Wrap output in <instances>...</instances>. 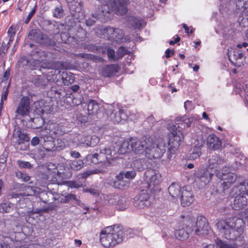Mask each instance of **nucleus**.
Returning <instances> with one entry per match:
<instances>
[{
  "instance_id": "obj_60",
  "label": "nucleus",
  "mask_w": 248,
  "mask_h": 248,
  "mask_svg": "<svg viewBox=\"0 0 248 248\" xmlns=\"http://www.w3.org/2000/svg\"><path fill=\"white\" fill-rule=\"evenodd\" d=\"M166 57L167 58H169L170 57V54L172 55H173L174 54V51L173 50H170V49H168L166 51Z\"/></svg>"
},
{
  "instance_id": "obj_5",
  "label": "nucleus",
  "mask_w": 248,
  "mask_h": 248,
  "mask_svg": "<svg viewBox=\"0 0 248 248\" xmlns=\"http://www.w3.org/2000/svg\"><path fill=\"white\" fill-rule=\"evenodd\" d=\"M225 167L221 171L217 173V177L220 180H223V183L221 184L224 190L227 189L231 185L233 184L236 180V174L231 172H226V168Z\"/></svg>"
},
{
  "instance_id": "obj_36",
  "label": "nucleus",
  "mask_w": 248,
  "mask_h": 248,
  "mask_svg": "<svg viewBox=\"0 0 248 248\" xmlns=\"http://www.w3.org/2000/svg\"><path fill=\"white\" fill-rule=\"evenodd\" d=\"M119 196L114 194H110L107 196L106 200L111 204H116L119 199Z\"/></svg>"
},
{
  "instance_id": "obj_10",
  "label": "nucleus",
  "mask_w": 248,
  "mask_h": 248,
  "mask_svg": "<svg viewBox=\"0 0 248 248\" xmlns=\"http://www.w3.org/2000/svg\"><path fill=\"white\" fill-rule=\"evenodd\" d=\"M228 57L231 63L236 67H241L245 64V57L239 50L232 49L229 51Z\"/></svg>"
},
{
  "instance_id": "obj_52",
  "label": "nucleus",
  "mask_w": 248,
  "mask_h": 248,
  "mask_svg": "<svg viewBox=\"0 0 248 248\" xmlns=\"http://www.w3.org/2000/svg\"><path fill=\"white\" fill-rule=\"evenodd\" d=\"M136 175L135 170L127 171L124 173V176L126 178L132 179L134 178Z\"/></svg>"
},
{
  "instance_id": "obj_47",
  "label": "nucleus",
  "mask_w": 248,
  "mask_h": 248,
  "mask_svg": "<svg viewBox=\"0 0 248 248\" xmlns=\"http://www.w3.org/2000/svg\"><path fill=\"white\" fill-rule=\"evenodd\" d=\"M45 139L44 138L41 137V139H40L37 137H34L31 140V144L32 146H36L39 143H40V144H42V142L43 141V139Z\"/></svg>"
},
{
  "instance_id": "obj_49",
  "label": "nucleus",
  "mask_w": 248,
  "mask_h": 248,
  "mask_svg": "<svg viewBox=\"0 0 248 248\" xmlns=\"http://www.w3.org/2000/svg\"><path fill=\"white\" fill-rule=\"evenodd\" d=\"M16 176L22 180L24 182H28L30 179V177L26 173H23L21 172H18L16 174Z\"/></svg>"
},
{
  "instance_id": "obj_59",
  "label": "nucleus",
  "mask_w": 248,
  "mask_h": 248,
  "mask_svg": "<svg viewBox=\"0 0 248 248\" xmlns=\"http://www.w3.org/2000/svg\"><path fill=\"white\" fill-rule=\"evenodd\" d=\"M89 192L94 196H98L99 195L98 190L94 188H90Z\"/></svg>"
},
{
  "instance_id": "obj_29",
  "label": "nucleus",
  "mask_w": 248,
  "mask_h": 248,
  "mask_svg": "<svg viewBox=\"0 0 248 248\" xmlns=\"http://www.w3.org/2000/svg\"><path fill=\"white\" fill-rule=\"evenodd\" d=\"M42 145L44 150L46 151H54L57 148L56 143L51 140H46L45 139H43Z\"/></svg>"
},
{
  "instance_id": "obj_63",
  "label": "nucleus",
  "mask_w": 248,
  "mask_h": 248,
  "mask_svg": "<svg viewBox=\"0 0 248 248\" xmlns=\"http://www.w3.org/2000/svg\"><path fill=\"white\" fill-rule=\"evenodd\" d=\"M6 162V155L2 154L0 156V163L5 164Z\"/></svg>"
},
{
  "instance_id": "obj_53",
  "label": "nucleus",
  "mask_w": 248,
  "mask_h": 248,
  "mask_svg": "<svg viewBox=\"0 0 248 248\" xmlns=\"http://www.w3.org/2000/svg\"><path fill=\"white\" fill-rule=\"evenodd\" d=\"M36 9H37V6L35 5L34 7V8L31 10V11L29 13L28 17H27V18L26 19L25 21V23L26 24H28L31 19V17H32V16H33V15L35 14V12H36Z\"/></svg>"
},
{
  "instance_id": "obj_6",
  "label": "nucleus",
  "mask_w": 248,
  "mask_h": 248,
  "mask_svg": "<svg viewBox=\"0 0 248 248\" xmlns=\"http://www.w3.org/2000/svg\"><path fill=\"white\" fill-rule=\"evenodd\" d=\"M31 111V105L30 98L28 96H24L20 100L16 107L15 113L16 117L18 116L25 117L29 115Z\"/></svg>"
},
{
  "instance_id": "obj_48",
  "label": "nucleus",
  "mask_w": 248,
  "mask_h": 248,
  "mask_svg": "<svg viewBox=\"0 0 248 248\" xmlns=\"http://www.w3.org/2000/svg\"><path fill=\"white\" fill-rule=\"evenodd\" d=\"M44 52V51H42L41 50L36 51L34 52L33 56L35 57V58H38V61H45V55L42 54L40 52Z\"/></svg>"
},
{
  "instance_id": "obj_57",
  "label": "nucleus",
  "mask_w": 248,
  "mask_h": 248,
  "mask_svg": "<svg viewBox=\"0 0 248 248\" xmlns=\"http://www.w3.org/2000/svg\"><path fill=\"white\" fill-rule=\"evenodd\" d=\"M7 33L9 37H14L16 34L15 29L12 26H11L9 28Z\"/></svg>"
},
{
  "instance_id": "obj_28",
  "label": "nucleus",
  "mask_w": 248,
  "mask_h": 248,
  "mask_svg": "<svg viewBox=\"0 0 248 248\" xmlns=\"http://www.w3.org/2000/svg\"><path fill=\"white\" fill-rule=\"evenodd\" d=\"M61 40L62 42L64 43H68L71 42L73 40H75L76 41H82L83 40V38L81 37L79 39H77V36H69L68 34L66 32H62L60 34Z\"/></svg>"
},
{
  "instance_id": "obj_32",
  "label": "nucleus",
  "mask_w": 248,
  "mask_h": 248,
  "mask_svg": "<svg viewBox=\"0 0 248 248\" xmlns=\"http://www.w3.org/2000/svg\"><path fill=\"white\" fill-rule=\"evenodd\" d=\"M102 172V171L98 169H94L93 170H88L83 173H81L80 175V178L86 179L92 174H98Z\"/></svg>"
},
{
  "instance_id": "obj_16",
  "label": "nucleus",
  "mask_w": 248,
  "mask_h": 248,
  "mask_svg": "<svg viewBox=\"0 0 248 248\" xmlns=\"http://www.w3.org/2000/svg\"><path fill=\"white\" fill-rule=\"evenodd\" d=\"M181 204L183 206L190 205L194 201L193 193L190 190L183 189L180 196Z\"/></svg>"
},
{
  "instance_id": "obj_2",
  "label": "nucleus",
  "mask_w": 248,
  "mask_h": 248,
  "mask_svg": "<svg viewBox=\"0 0 248 248\" xmlns=\"http://www.w3.org/2000/svg\"><path fill=\"white\" fill-rule=\"evenodd\" d=\"M216 225L226 239L233 241L241 237L245 228V222L242 219L234 217L226 220H218Z\"/></svg>"
},
{
  "instance_id": "obj_19",
  "label": "nucleus",
  "mask_w": 248,
  "mask_h": 248,
  "mask_svg": "<svg viewBox=\"0 0 248 248\" xmlns=\"http://www.w3.org/2000/svg\"><path fill=\"white\" fill-rule=\"evenodd\" d=\"M131 167L135 170L140 171L143 170L148 167L146 158H141L134 160L131 163Z\"/></svg>"
},
{
  "instance_id": "obj_46",
  "label": "nucleus",
  "mask_w": 248,
  "mask_h": 248,
  "mask_svg": "<svg viewBox=\"0 0 248 248\" xmlns=\"http://www.w3.org/2000/svg\"><path fill=\"white\" fill-rule=\"evenodd\" d=\"M116 204L119 205L120 210H124L126 208L125 198L119 197L118 200Z\"/></svg>"
},
{
  "instance_id": "obj_11",
  "label": "nucleus",
  "mask_w": 248,
  "mask_h": 248,
  "mask_svg": "<svg viewBox=\"0 0 248 248\" xmlns=\"http://www.w3.org/2000/svg\"><path fill=\"white\" fill-rule=\"evenodd\" d=\"M196 228L195 233L199 235L207 234L210 229L207 219L203 216L197 218Z\"/></svg>"
},
{
  "instance_id": "obj_13",
  "label": "nucleus",
  "mask_w": 248,
  "mask_h": 248,
  "mask_svg": "<svg viewBox=\"0 0 248 248\" xmlns=\"http://www.w3.org/2000/svg\"><path fill=\"white\" fill-rule=\"evenodd\" d=\"M29 138L24 133L19 127H15L13 133L12 142L14 146L23 143L25 141H29Z\"/></svg>"
},
{
  "instance_id": "obj_8",
  "label": "nucleus",
  "mask_w": 248,
  "mask_h": 248,
  "mask_svg": "<svg viewBox=\"0 0 248 248\" xmlns=\"http://www.w3.org/2000/svg\"><path fill=\"white\" fill-rule=\"evenodd\" d=\"M103 32L112 41L120 42L124 37L123 31L119 28L108 27L104 29Z\"/></svg>"
},
{
  "instance_id": "obj_41",
  "label": "nucleus",
  "mask_w": 248,
  "mask_h": 248,
  "mask_svg": "<svg viewBox=\"0 0 248 248\" xmlns=\"http://www.w3.org/2000/svg\"><path fill=\"white\" fill-rule=\"evenodd\" d=\"M68 186L71 188H78L84 186L83 184L80 181H69L68 182Z\"/></svg>"
},
{
  "instance_id": "obj_61",
  "label": "nucleus",
  "mask_w": 248,
  "mask_h": 248,
  "mask_svg": "<svg viewBox=\"0 0 248 248\" xmlns=\"http://www.w3.org/2000/svg\"><path fill=\"white\" fill-rule=\"evenodd\" d=\"M95 20L92 18H88L86 20V24L88 26H91L94 24Z\"/></svg>"
},
{
  "instance_id": "obj_35",
  "label": "nucleus",
  "mask_w": 248,
  "mask_h": 248,
  "mask_svg": "<svg viewBox=\"0 0 248 248\" xmlns=\"http://www.w3.org/2000/svg\"><path fill=\"white\" fill-rule=\"evenodd\" d=\"M217 248H234V245L232 244H228L226 242L218 240L216 242Z\"/></svg>"
},
{
  "instance_id": "obj_14",
  "label": "nucleus",
  "mask_w": 248,
  "mask_h": 248,
  "mask_svg": "<svg viewBox=\"0 0 248 248\" xmlns=\"http://www.w3.org/2000/svg\"><path fill=\"white\" fill-rule=\"evenodd\" d=\"M44 76H36L33 79L34 84L37 86H45L48 82H53L55 80L57 76L51 71Z\"/></svg>"
},
{
  "instance_id": "obj_1",
  "label": "nucleus",
  "mask_w": 248,
  "mask_h": 248,
  "mask_svg": "<svg viewBox=\"0 0 248 248\" xmlns=\"http://www.w3.org/2000/svg\"><path fill=\"white\" fill-rule=\"evenodd\" d=\"M130 148L132 151L139 156H145L149 159L160 158L166 152V141L159 139L155 144L152 138H131Z\"/></svg>"
},
{
  "instance_id": "obj_17",
  "label": "nucleus",
  "mask_w": 248,
  "mask_h": 248,
  "mask_svg": "<svg viewBox=\"0 0 248 248\" xmlns=\"http://www.w3.org/2000/svg\"><path fill=\"white\" fill-rule=\"evenodd\" d=\"M214 173L212 171H210L209 170L204 169L199 170L195 173V177L199 178L205 184L210 181Z\"/></svg>"
},
{
  "instance_id": "obj_4",
  "label": "nucleus",
  "mask_w": 248,
  "mask_h": 248,
  "mask_svg": "<svg viewBox=\"0 0 248 248\" xmlns=\"http://www.w3.org/2000/svg\"><path fill=\"white\" fill-rule=\"evenodd\" d=\"M186 124V123L181 122L176 124L175 125L169 126L168 129L170 133L168 134V149L169 153L167 158L170 160L183 140V135L180 128L183 129V127H185Z\"/></svg>"
},
{
  "instance_id": "obj_15",
  "label": "nucleus",
  "mask_w": 248,
  "mask_h": 248,
  "mask_svg": "<svg viewBox=\"0 0 248 248\" xmlns=\"http://www.w3.org/2000/svg\"><path fill=\"white\" fill-rule=\"evenodd\" d=\"M142 188V189L140 191L138 201L140 207L148 206L150 205V202L148 201V200L153 191H155L153 189H150V188L143 187V186Z\"/></svg>"
},
{
  "instance_id": "obj_31",
  "label": "nucleus",
  "mask_w": 248,
  "mask_h": 248,
  "mask_svg": "<svg viewBox=\"0 0 248 248\" xmlns=\"http://www.w3.org/2000/svg\"><path fill=\"white\" fill-rule=\"evenodd\" d=\"M41 45L46 46H54L56 44L55 41L46 35H44Z\"/></svg>"
},
{
  "instance_id": "obj_9",
  "label": "nucleus",
  "mask_w": 248,
  "mask_h": 248,
  "mask_svg": "<svg viewBox=\"0 0 248 248\" xmlns=\"http://www.w3.org/2000/svg\"><path fill=\"white\" fill-rule=\"evenodd\" d=\"M225 161L223 159L221 158L217 155H212L208 160V169L211 170L214 174H216L218 171H221L220 168L224 166Z\"/></svg>"
},
{
  "instance_id": "obj_50",
  "label": "nucleus",
  "mask_w": 248,
  "mask_h": 248,
  "mask_svg": "<svg viewBox=\"0 0 248 248\" xmlns=\"http://www.w3.org/2000/svg\"><path fill=\"white\" fill-rule=\"evenodd\" d=\"M17 164L20 168H29L31 167L29 162L23 161L20 160L17 161Z\"/></svg>"
},
{
  "instance_id": "obj_23",
  "label": "nucleus",
  "mask_w": 248,
  "mask_h": 248,
  "mask_svg": "<svg viewBox=\"0 0 248 248\" xmlns=\"http://www.w3.org/2000/svg\"><path fill=\"white\" fill-rule=\"evenodd\" d=\"M44 34L38 30H31L29 34V39L38 44H41Z\"/></svg>"
},
{
  "instance_id": "obj_55",
  "label": "nucleus",
  "mask_w": 248,
  "mask_h": 248,
  "mask_svg": "<svg viewBox=\"0 0 248 248\" xmlns=\"http://www.w3.org/2000/svg\"><path fill=\"white\" fill-rule=\"evenodd\" d=\"M110 9H108V10H102L101 13H99L97 14H94L93 15V16L96 19L101 18L102 16H104L106 13H108Z\"/></svg>"
},
{
  "instance_id": "obj_30",
  "label": "nucleus",
  "mask_w": 248,
  "mask_h": 248,
  "mask_svg": "<svg viewBox=\"0 0 248 248\" xmlns=\"http://www.w3.org/2000/svg\"><path fill=\"white\" fill-rule=\"evenodd\" d=\"M84 162L82 159L74 160L70 164V168L74 170H79L83 168Z\"/></svg>"
},
{
  "instance_id": "obj_34",
  "label": "nucleus",
  "mask_w": 248,
  "mask_h": 248,
  "mask_svg": "<svg viewBox=\"0 0 248 248\" xmlns=\"http://www.w3.org/2000/svg\"><path fill=\"white\" fill-rule=\"evenodd\" d=\"M129 146H130V140L129 141H124L119 149V152L121 154H125L127 152H128L130 149L129 148Z\"/></svg>"
},
{
  "instance_id": "obj_20",
  "label": "nucleus",
  "mask_w": 248,
  "mask_h": 248,
  "mask_svg": "<svg viewBox=\"0 0 248 248\" xmlns=\"http://www.w3.org/2000/svg\"><path fill=\"white\" fill-rule=\"evenodd\" d=\"M191 232H192L191 229L188 226H186L176 230L175 231V236L179 240H184L188 237L189 234Z\"/></svg>"
},
{
  "instance_id": "obj_62",
  "label": "nucleus",
  "mask_w": 248,
  "mask_h": 248,
  "mask_svg": "<svg viewBox=\"0 0 248 248\" xmlns=\"http://www.w3.org/2000/svg\"><path fill=\"white\" fill-rule=\"evenodd\" d=\"M10 75V70L8 69L4 72L3 75V80H7Z\"/></svg>"
},
{
  "instance_id": "obj_33",
  "label": "nucleus",
  "mask_w": 248,
  "mask_h": 248,
  "mask_svg": "<svg viewBox=\"0 0 248 248\" xmlns=\"http://www.w3.org/2000/svg\"><path fill=\"white\" fill-rule=\"evenodd\" d=\"M63 10L62 6L56 7L53 12V16L57 18H61L63 16Z\"/></svg>"
},
{
  "instance_id": "obj_42",
  "label": "nucleus",
  "mask_w": 248,
  "mask_h": 248,
  "mask_svg": "<svg viewBox=\"0 0 248 248\" xmlns=\"http://www.w3.org/2000/svg\"><path fill=\"white\" fill-rule=\"evenodd\" d=\"M65 202H68L71 201H75L77 202V204H79L80 201L78 199L76 196L73 194H69L64 197Z\"/></svg>"
},
{
  "instance_id": "obj_24",
  "label": "nucleus",
  "mask_w": 248,
  "mask_h": 248,
  "mask_svg": "<svg viewBox=\"0 0 248 248\" xmlns=\"http://www.w3.org/2000/svg\"><path fill=\"white\" fill-rule=\"evenodd\" d=\"M168 191L170 195L171 196L173 199L178 198L182 192L180 186L176 183H172L168 187Z\"/></svg>"
},
{
  "instance_id": "obj_27",
  "label": "nucleus",
  "mask_w": 248,
  "mask_h": 248,
  "mask_svg": "<svg viewBox=\"0 0 248 248\" xmlns=\"http://www.w3.org/2000/svg\"><path fill=\"white\" fill-rule=\"evenodd\" d=\"M117 72L116 67L114 65H107L103 69L102 74L104 77H110Z\"/></svg>"
},
{
  "instance_id": "obj_43",
  "label": "nucleus",
  "mask_w": 248,
  "mask_h": 248,
  "mask_svg": "<svg viewBox=\"0 0 248 248\" xmlns=\"http://www.w3.org/2000/svg\"><path fill=\"white\" fill-rule=\"evenodd\" d=\"M43 55H45V61H50L57 58V55L49 52H41Z\"/></svg>"
},
{
  "instance_id": "obj_54",
  "label": "nucleus",
  "mask_w": 248,
  "mask_h": 248,
  "mask_svg": "<svg viewBox=\"0 0 248 248\" xmlns=\"http://www.w3.org/2000/svg\"><path fill=\"white\" fill-rule=\"evenodd\" d=\"M99 141V139L96 137H92L90 143H86V146H93L94 145Z\"/></svg>"
},
{
  "instance_id": "obj_26",
  "label": "nucleus",
  "mask_w": 248,
  "mask_h": 248,
  "mask_svg": "<svg viewBox=\"0 0 248 248\" xmlns=\"http://www.w3.org/2000/svg\"><path fill=\"white\" fill-rule=\"evenodd\" d=\"M62 79L64 85L67 86L72 84L75 81L74 75L71 72H62Z\"/></svg>"
},
{
  "instance_id": "obj_39",
  "label": "nucleus",
  "mask_w": 248,
  "mask_h": 248,
  "mask_svg": "<svg viewBox=\"0 0 248 248\" xmlns=\"http://www.w3.org/2000/svg\"><path fill=\"white\" fill-rule=\"evenodd\" d=\"M107 56L108 59L113 61H118V58L117 57V54L115 53V51L111 48H108L107 50Z\"/></svg>"
},
{
  "instance_id": "obj_44",
  "label": "nucleus",
  "mask_w": 248,
  "mask_h": 248,
  "mask_svg": "<svg viewBox=\"0 0 248 248\" xmlns=\"http://www.w3.org/2000/svg\"><path fill=\"white\" fill-rule=\"evenodd\" d=\"M201 155V149L199 148H196L193 150V151L190 153L189 158L190 159H195L200 157Z\"/></svg>"
},
{
  "instance_id": "obj_51",
  "label": "nucleus",
  "mask_w": 248,
  "mask_h": 248,
  "mask_svg": "<svg viewBox=\"0 0 248 248\" xmlns=\"http://www.w3.org/2000/svg\"><path fill=\"white\" fill-rule=\"evenodd\" d=\"M57 144L56 143V150H61L64 149L65 147V144L61 140H57Z\"/></svg>"
},
{
  "instance_id": "obj_25",
  "label": "nucleus",
  "mask_w": 248,
  "mask_h": 248,
  "mask_svg": "<svg viewBox=\"0 0 248 248\" xmlns=\"http://www.w3.org/2000/svg\"><path fill=\"white\" fill-rule=\"evenodd\" d=\"M99 109L98 103L93 100H90L87 104V114L89 115H95Z\"/></svg>"
},
{
  "instance_id": "obj_58",
  "label": "nucleus",
  "mask_w": 248,
  "mask_h": 248,
  "mask_svg": "<svg viewBox=\"0 0 248 248\" xmlns=\"http://www.w3.org/2000/svg\"><path fill=\"white\" fill-rule=\"evenodd\" d=\"M70 155L75 158H78L80 156V154L76 151H72L70 153Z\"/></svg>"
},
{
  "instance_id": "obj_3",
  "label": "nucleus",
  "mask_w": 248,
  "mask_h": 248,
  "mask_svg": "<svg viewBox=\"0 0 248 248\" xmlns=\"http://www.w3.org/2000/svg\"><path fill=\"white\" fill-rule=\"evenodd\" d=\"M128 231L118 225L108 227L101 232V242L104 247H113L123 242Z\"/></svg>"
},
{
  "instance_id": "obj_40",
  "label": "nucleus",
  "mask_w": 248,
  "mask_h": 248,
  "mask_svg": "<svg viewBox=\"0 0 248 248\" xmlns=\"http://www.w3.org/2000/svg\"><path fill=\"white\" fill-rule=\"evenodd\" d=\"M8 87H5L3 88L2 93L0 102V108H1L3 106V102L6 100L8 94Z\"/></svg>"
},
{
  "instance_id": "obj_37",
  "label": "nucleus",
  "mask_w": 248,
  "mask_h": 248,
  "mask_svg": "<svg viewBox=\"0 0 248 248\" xmlns=\"http://www.w3.org/2000/svg\"><path fill=\"white\" fill-rule=\"evenodd\" d=\"M97 152H99L100 154H103L107 155H110L111 154V150L108 147L104 145H100L99 147L96 149Z\"/></svg>"
},
{
  "instance_id": "obj_45",
  "label": "nucleus",
  "mask_w": 248,
  "mask_h": 248,
  "mask_svg": "<svg viewBox=\"0 0 248 248\" xmlns=\"http://www.w3.org/2000/svg\"><path fill=\"white\" fill-rule=\"evenodd\" d=\"M127 53V49L124 47H120L116 51L118 60L122 58L124 55Z\"/></svg>"
},
{
  "instance_id": "obj_7",
  "label": "nucleus",
  "mask_w": 248,
  "mask_h": 248,
  "mask_svg": "<svg viewBox=\"0 0 248 248\" xmlns=\"http://www.w3.org/2000/svg\"><path fill=\"white\" fill-rule=\"evenodd\" d=\"M145 174L149 179L147 182L143 183V187L150 188V189L154 190H157V186L159 183V179L160 175L158 173H155L153 170H148L146 171Z\"/></svg>"
},
{
  "instance_id": "obj_56",
  "label": "nucleus",
  "mask_w": 248,
  "mask_h": 248,
  "mask_svg": "<svg viewBox=\"0 0 248 248\" xmlns=\"http://www.w3.org/2000/svg\"><path fill=\"white\" fill-rule=\"evenodd\" d=\"M184 107L187 111H189L192 109V103L190 101H186L184 103Z\"/></svg>"
},
{
  "instance_id": "obj_21",
  "label": "nucleus",
  "mask_w": 248,
  "mask_h": 248,
  "mask_svg": "<svg viewBox=\"0 0 248 248\" xmlns=\"http://www.w3.org/2000/svg\"><path fill=\"white\" fill-rule=\"evenodd\" d=\"M127 21L134 29H140L146 25L145 21L141 18H138L134 16H129L127 18Z\"/></svg>"
},
{
  "instance_id": "obj_12",
  "label": "nucleus",
  "mask_w": 248,
  "mask_h": 248,
  "mask_svg": "<svg viewBox=\"0 0 248 248\" xmlns=\"http://www.w3.org/2000/svg\"><path fill=\"white\" fill-rule=\"evenodd\" d=\"M112 109H110L109 119L114 123H119L122 120H125L127 118L126 114L124 112L123 109L118 106L112 107Z\"/></svg>"
},
{
  "instance_id": "obj_18",
  "label": "nucleus",
  "mask_w": 248,
  "mask_h": 248,
  "mask_svg": "<svg viewBox=\"0 0 248 248\" xmlns=\"http://www.w3.org/2000/svg\"><path fill=\"white\" fill-rule=\"evenodd\" d=\"M207 144L210 149L215 150L219 149L221 142L215 135H210L207 138Z\"/></svg>"
},
{
  "instance_id": "obj_38",
  "label": "nucleus",
  "mask_w": 248,
  "mask_h": 248,
  "mask_svg": "<svg viewBox=\"0 0 248 248\" xmlns=\"http://www.w3.org/2000/svg\"><path fill=\"white\" fill-rule=\"evenodd\" d=\"M11 203L7 202L2 203L0 204V212L1 213H8L9 212L11 209Z\"/></svg>"
},
{
  "instance_id": "obj_64",
  "label": "nucleus",
  "mask_w": 248,
  "mask_h": 248,
  "mask_svg": "<svg viewBox=\"0 0 248 248\" xmlns=\"http://www.w3.org/2000/svg\"><path fill=\"white\" fill-rule=\"evenodd\" d=\"M0 248H10V246L4 242H0Z\"/></svg>"
},
{
  "instance_id": "obj_22",
  "label": "nucleus",
  "mask_w": 248,
  "mask_h": 248,
  "mask_svg": "<svg viewBox=\"0 0 248 248\" xmlns=\"http://www.w3.org/2000/svg\"><path fill=\"white\" fill-rule=\"evenodd\" d=\"M50 135L54 134L56 136L62 135L65 133L64 128L62 125L53 123L48 125Z\"/></svg>"
}]
</instances>
